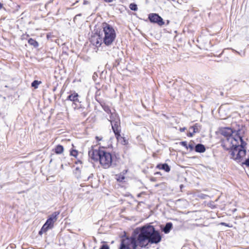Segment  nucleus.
Masks as SVG:
<instances>
[{"label":"nucleus","instance_id":"f257e3e1","mask_svg":"<svg viewBox=\"0 0 249 249\" xmlns=\"http://www.w3.org/2000/svg\"><path fill=\"white\" fill-rule=\"evenodd\" d=\"M138 234L139 246L145 247L144 242L147 241L150 244H158L161 240V236L159 231L151 225H146L136 228Z\"/></svg>","mask_w":249,"mask_h":249},{"label":"nucleus","instance_id":"f03ea898","mask_svg":"<svg viewBox=\"0 0 249 249\" xmlns=\"http://www.w3.org/2000/svg\"><path fill=\"white\" fill-rule=\"evenodd\" d=\"M221 134L224 136L222 139V146L227 150L231 148L233 146V144L236 145L237 141L242 139L238 132H235L234 135L232 130L229 127L223 128L221 131Z\"/></svg>","mask_w":249,"mask_h":249},{"label":"nucleus","instance_id":"7ed1b4c3","mask_svg":"<svg viewBox=\"0 0 249 249\" xmlns=\"http://www.w3.org/2000/svg\"><path fill=\"white\" fill-rule=\"evenodd\" d=\"M246 144V142L243 140V139L237 141L236 145L233 144V146L229 149L231 158L237 162L241 161L246 155L245 146Z\"/></svg>","mask_w":249,"mask_h":249},{"label":"nucleus","instance_id":"20e7f679","mask_svg":"<svg viewBox=\"0 0 249 249\" xmlns=\"http://www.w3.org/2000/svg\"><path fill=\"white\" fill-rule=\"evenodd\" d=\"M102 27L104 34L102 36L103 43L107 46H110L116 37L115 31L111 25L106 22L102 23Z\"/></svg>","mask_w":249,"mask_h":249},{"label":"nucleus","instance_id":"39448f33","mask_svg":"<svg viewBox=\"0 0 249 249\" xmlns=\"http://www.w3.org/2000/svg\"><path fill=\"white\" fill-rule=\"evenodd\" d=\"M138 234L136 231V228L132 232V235L130 237H127L123 239L122 241L121 245V247L127 248L130 249H136L138 246H139Z\"/></svg>","mask_w":249,"mask_h":249},{"label":"nucleus","instance_id":"423d86ee","mask_svg":"<svg viewBox=\"0 0 249 249\" xmlns=\"http://www.w3.org/2000/svg\"><path fill=\"white\" fill-rule=\"evenodd\" d=\"M111 124L112 129L117 139L121 138L120 121L119 116L116 113H111L108 120Z\"/></svg>","mask_w":249,"mask_h":249},{"label":"nucleus","instance_id":"0eeeda50","mask_svg":"<svg viewBox=\"0 0 249 249\" xmlns=\"http://www.w3.org/2000/svg\"><path fill=\"white\" fill-rule=\"evenodd\" d=\"M112 156L110 153L103 149L99 160L101 165L105 169L108 168L112 163Z\"/></svg>","mask_w":249,"mask_h":249},{"label":"nucleus","instance_id":"6e6552de","mask_svg":"<svg viewBox=\"0 0 249 249\" xmlns=\"http://www.w3.org/2000/svg\"><path fill=\"white\" fill-rule=\"evenodd\" d=\"M103 149H94V147L92 146L89 151V157L93 161H99Z\"/></svg>","mask_w":249,"mask_h":249},{"label":"nucleus","instance_id":"1a4fd4ad","mask_svg":"<svg viewBox=\"0 0 249 249\" xmlns=\"http://www.w3.org/2000/svg\"><path fill=\"white\" fill-rule=\"evenodd\" d=\"M148 19L151 22L157 23L160 26H162L164 24L162 18L157 14H150L148 15Z\"/></svg>","mask_w":249,"mask_h":249},{"label":"nucleus","instance_id":"9d476101","mask_svg":"<svg viewBox=\"0 0 249 249\" xmlns=\"http://www.w3.org/2000/svg\"><path fill=\"white\" fill-rule=\"evenodd\" d=\"M90 41L93 45L98 47L101 45L102 42H103V39L100 34H95L91 36Z\"/></svg>","mask_w":249,"mask_h":249},{"label":"nucleus","instance_id":"9b49d317","mask_svg":"<svg viewBox=\"0 0 249 249\" xmlns=\"http://www.w3.org/2000/svg\"><path fill=\"white\" fill-rule=\"evenodd\" d=\"M60 213L59 212H55L53 213L51 215H50L47 220L46 223L49 225H50L52 227H53V224L57 219V216Z\"/></svg>","mask_w":249,"mask_h":249},{"label":"nucleus","instance_id":"f8f14e48","mask_svg":"<svg viewBox=\"0 0 249 249\" xmlns=\"http://www.w3.org/2000/svg\"><path fill=\"white\" fill-rule=\"evenodd\" d=\"M173 228V224L171 222L167 223L165 226L161 229L162 231L165 234L168 233Z\"/></svg>","mask_w":249,"mask_h":249},{"label":"nucleus","instance_id":"ddd939ff","mask_svg":"<svg viewBox=\"0 0 249 249\" xmlns=\"http://www.w3.org/2000/svg\"><path fill=\"white\" fill-rule=\"evenodd\" d=\"M156 167L159 169L164 170L166 172H169L170 171V167L167 163L159 164Z\"/></svg>","mask_w":249,"mask_h":249},{"label":"nucleus","instance_id":"4468645a","mask_svg":"<svg viewBox=\"0 0 249 249\" xmlns=\"http://www.w3.org/2000/svg\"><path fill=\"white\" fill-rule=\"evenodd\" d=\"M79 95L78 93L74 92L72 94L69 95L67 98V100H70L72 102H79L78 97Z\"/></svg>","mask_w":249,"mask_h":249},{"label":"nucleus","instance_id":"2eb2a0df","mask_svg":"<svg viewBox=\"0 0 249 249\" xmlns=\"http://www.w3.org/2000/svg\"><path fill=\"white\" fill-rule=\"evenodd\" d=\"M206 148L204 145L198 143L195 146V151L198 153H203L205 151Z\"/></svg>","mask_w":249,"mask_h":249},{"label":"nucleus","instance_id":"dca6fc26","mask_svg":"<svg viewBox=\"0 0 249 249\" xmlns=\"http://www.w3.org/2000/svg\"><path fill=\"white\" fill-rule=\"evenodd\" d=\"M52 228L53 227H52L50 225H49L46 223H45L42 226L40 231H39V234L42 235L43 232H46L49 229H52Z\"/></svg>","mask_w":249,"mask_h":249},{"label":"nucleus","instance_id":"f3484780","mask_svg":"<svg viewBox=\"0 0 249 249\" xmlns=\"http://www.w3.org/2000/svg\"><path fill=\"white\" fill-rule=\"evenodd\" d=\"M63 146L60 144L57 145L54 149V152L57 154H61L63 152Z\"/></svg>","mask_w":249,"mask_h":249},{"label":"nucleus","instance_id":"a211bd4d","mask_svg":"<svg viewBox=\"0 0 249 249\" xmlns=\"http://www.w3.org/2000/svg\"><path fill=\"white\" fill-rule=\"evenodd\" d=\"M28 43L34 47H37L38 46V43L37 42L31 38L28 40Z\"/></svg>","mask_w":249,"mask_h":249},{"label":"nucleus","instance_id":"6ab92c4d","mask_svg":"<svg viewBox=\"0 0 249 249\" xmlns=\"http://www.w3.org/2000/svg\"><path fill=\"white\" fill-rule=\"evenodd\" d=\"M41 81H38L37 80H34L32 83V87H34L35 89H37L38 88V85L41 84Z\"/></svg>","mask_w":249,"mask_h":249},{"label":"nucleus","instance_id":"aec40b11","mask_svg":"<svg viewBox=\"0 0 249 249\" xmlns=\"http://www.w3.org/2000/svg\"><path fill=\"white\" fill-rule=\"evenodd\" d=\"M118 141H120L122 144L125 145L127 144V141L126 140L124 137H123L121 136V138L119 139H117Z\"/></svg>","mask_w":249,"mask_h":249},{"label":"nucleus","instance_id":"412c9836","mask_svg":"<svg viewBox=\"0 0 249 249\" xmlns=\"http://www.w3.org/2000/svg\"><path fill=\"white\" fill-rule=\"evenodd\" d=\"M190 130H192L193 133H197L198 132V125L197 124H195L194 125L190 127Z\"/></svg>","mask_w":249,"mask_h":249},{"label":"nucleus","instance_id":"4be33fe9","mask_svg":"<svg viewBox=\"0 0 249 249\" xmlns=\"http://www.w3.org/2000/svg\"><path fill=\"white\" fill-rule=\"evenodd\" d=\"M129 8L131 10L136 11L138 10L137 4L134 3H132L129 4Z\"/></svg>","mask_w":249,"mask_h":249},{"label":"nucleus","instance_id":"5701e85b","mask_svg":"<svg viewBox=\"0 0 249 249\" xmlns=\"http://www.w3.org/2000/svg\"><path fill=\"white\" fill-rule=\"evenodd\" d=\"M71 156L76 157L78 155V151L76 150H72L70 152Z\"/></svg>","mask_w":249,"mask_h":249},{"label":"nucleus","instance_id":"b1692460","mask_svg":"<svg viewBox=\"0 0 249 249\" xmlns=\"http://www.w3.org/2000/svg\"><path fill=\"white\" fill-rule=\"evenodd\" d=\"M104 109L107 113H112L111 112V110L110 109L109 107L108 106H105L104 107Z\"/></svg>","mask_w":249,"mask_h":249},{"label":"nucleus","instance_id":"393cba45","mask_svg":"<svg viewBox=\"0 0 249 249\" xmlns=\"http://www.w3.org/2000/svg\"><path fill=\"white\" fill-rule=\"evenodd\" d=\"M180 144L188 149V144H187V142H186V141L181 142H180Z\"/></svg>","mask_w":249,"mask_h":249},{"label":"nucleus","instance_id":"a878e982","mask_svg":"<svg viewBox=\"0 0 249 249\" xmlns=\"http://www.w3.org/2000/svg\"><path fill=\"white\" fill-rule=\"evenodd\" d=\"M125 178V177L124 175H120L118 178H117L118 181H123Z\"/></svg>","mask_w":249,"mask_h":249},{"label":"nucleus","instance_id":"bb28decb","mask_svg":"<svg viewBox=\"0 0 249 249\" xmlns=\"http://www.w3.org/2000/svg\"><path fill=\"white\" fill-rule=\"evenodd\" d=\"M194 148V146L193 143L190 142L189 144H188V149H190V150H193Z\"/></svg>","mask_w":249,"mask_h":249},{"label":"nucleus","instance_id":"cd10ccee","mask_svg":"<svg viewBox=\"0 0 249 249\" xmlns=\"http://www.w3.org/2000/svg\"><path fill=\"white\" fill-rule=\"evenodd\" d=\"M242 164L246 165L247 167H249V158L246 159Z\"/></svg>","mask_w":249,"mask_h":249},{"label":"nucleus","instance_id":"c85d7f7f","mask_svg":"<svg viewBox=\"0 0 249 249\" xmlns=\"http://www.w3.org/2000/svg\"><path fill=\"white\" fill-rule=\"evenodd\" d=\"M99 249H109V247L107 245H103Z\"/></svg>","mask_w":249,"mask_h":249},{"label":"nucleus","instance_id":"c756f323","mask_svg":"<svg viewBox=\"0 0 249 249\" xmlns=\"http://www.w3.org/2000/svg\"><path fill=\"white\" fill-rule=\"evenodd\" d=\"M95 138L97 141H101L103 140V137L101 136H96Z\"/></svg>","mask_w":249,"mask_h":249},{"label":"nucleus","instance_id":"7c9ffc66","mask_svg":"<svg viewBox=\"0 0 249 249\" xmlns=\"http://www.w3.org/2000/svg\"><path fill=\"white\" fill-rule=\"evenodd\" d=\"M195 133H193V131L192 132H189L188 134H187V136L189 137H192L194 135Z\"/></svg>","mask_w":249,"mask_h":249},{"label":"nucleus","instance_id":"2f4dec72","mask_svg":"<svg viewBox=\"0 0 249 249\" xmlns=\"http://www.w3.org/2000/svg\"><path fill=\"white\" fill-rule=\"evenodd\" d=\"M220 225H224V226H227V227H229V225L226 223H224V222H221L220 223Z\"/></svg>","mask_w":249,"mask_h":249},{"label":"nucleus","instance_id":"473e14b6","mask_svg":"<svg viewBox=\"0 0 249 249\" xmlns=\"http://www.w3.org/2000/svg\"><path fill=\"white\" fill-rule=\"evenodd\" d=\"M186 127H181L180 128L179 130L180 132H183L186 130Z\"/></svg>","mask_w":249,"mask_h":249},{"label":"nucleus","instance_id":"72a5a7b5","mask_svg":"<svg viewBox=\"0 0 249 249\" xmlns=\"http://www.w3.org/2000/svg\"><path fill=\"white\" fill-rule=\"evenodd\" d=\"M75 163L76 164L82 163V161L80 160H77V161H75Z\"/></svg>","mask_w":249,"mask_h":249},{"label":"nucleus","instance_id":"f704fd0d","mask_svg":"<svg viewBox=\"0 0 249 249\" xmlns=\"http://www.w3.org/2000/svg\"><path fill=\"white\" fill-rule=\"evenodd\" d=\"M106 2H111L112 1H113V0H104Z\"/></svg>","mask_w":249,"mask_h":249},{"label":"nucleus","instance_id":"c9c22d12","mask_svg":"<svg viewBox=\"0 0 249 249\" xmlns=\"http://www.w3.org/2000/svg\"><path fill=\"white\" fill-rule=\"evenodd\" d=\"M120 249H128L127 248L120 247Z\"/></svg>","mask_w":249,"mask_h":249},{"label":"nucleus","instance_id":"e433bc0d","mask_svg":"<svg viewBox=\"0 0 249 249\" xmlns=\"http://www.w3.org/2000/svg\"><path fill=\"white\" fill-rule=\"evenodd\" d=\"M2 6V4L1 3H0V9L1 8Z\"/></svg>","mask_w":249,"mask_h":249},{"label":"nucleus","instance_id":"4c0bfd02","mask_svg":"<svg viewBox=\"0 0 249 249\" xmlns=\"http://www.w3.org/2000/svg\"><path fill=\"white\" fill-rule=\"evenodd\" d=\"M160 174V173H159V172H157L156 173V174Z\"/></svg>","mask_w":249,"mask_h":249},{"label":"nucleus","instance_id":"58836bf2","mask_svg":"<svg viewBox=\"0 0 249 249\" xmlns=\"http://www.w3.org/2000/svg\"><path fill=\"white\" fill-rule=\"evenodd\" d=\"M76 170H79V168H78V167H77V168H76Z\"/></svg>","mask_w":249,"mask_h":249}]
</instances>
